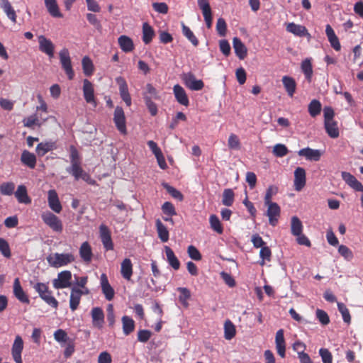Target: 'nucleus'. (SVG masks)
Here are the masks:
<instances>
[{
  "instance_id": "f257e3e1",
  "label": "nucleus",
  "mask_w": 363,
  "mask_h": 363,
  "mask_svg": "<svg viewBox=\"0 0 363 363\" xmlns=\"http://www.w3.org/2000/svg\"><path fill=\"white\" fill-rule=\"evenodd\" d=\"M51 267L58 268L65 266L74 261V257L70 253H55L47 257Z\"/></svg>"
},
{
  "instance_id": "6e6552de",
  "label": "nucleus",
  "mask_w": 363,
  "mask_h": 363,
  "mask_svg": "<svg viewBox=\"0 0 363 363\" xmlns=\"http://www.w3.org/2000/svg\"><path fill=\"white\" fill-rule=\"evenodd\" d=\"M83 96L86 103L96 106L93 84L88 79L83 80Z\"/></svg>"
},
{
  "instance_id": "f704fd0d",
  "label": "nucleus",
  "mask_w": 363,
  "mask_h": 363,
  "mask_svg": "<svg viewBox=\"0 0 363 363\" xmlns=\"http://www.w3.org/2000/svg\"><path fill=\"white\" fill-rule=\"evenodd\" d=\"M121 49L125 52H131L134 49L132 39L127 35H121L118 39Z\"/></svg>"
},
{
  "instance_id": "4c0bfd02",
  "label": "nucleus",
  "mask_w": 363,
  "mask_h": 363,
  "mask_svg": "<svg viewBox=\"0 0 363 363\" xmlns=\"http://www.w3.org/2000/svg\"><path fill=\"white\" fill-rule=\"evenodd\" d=\"M155 225L159 238L162 242H167L169 240V234L166 226L160 219L156 220Z\"/></svg>"
},
{
  "instance_id": "9b49d317",
  "label": "nucleus",
  "mask_w": 363,
  "mask_h": 363,
  "mask_svg": "<svg viewBox=\"0 0 363 363\" xmlns=\"http://www.w3.org/2000/svg\"><path fill=\"white\" fill-rule=\"evenodd\" d=\"M39 50L45 53L49 57L54 56L55 45L52 42L44 35L38 37Z\"/></svg>"
},
{
  "instance_id": "7c9ffc66",
  "label": "nucleus",
  "mask_w": 363,
  "mask_h": 363,
  "mask_svg": "<svg viewBox=\"0 0 363 363\" xmlns=\"http://www.w3.org/2000/svg\"><path fill=\"white\" fill-rule=\"evenodd\" d=\"M15 196L18 201L21 203L29 204L31 203V199L27 193V189L24 185H19L15 192Z\"/></svg>"
},
{
  "instance_id": "e433bc0d",
  "label": "nucleus",
  "mask_w": 363,
  "mask_h": 363,
  "mask_svg": "<svg viewBox=\"0 0 363 363\" xmlns=\"http://www.w3.org/2000/svg\"><path fill=\"white\" fill-rule=\"evenodd\" d=\"M165 254L169 264L175 270L179 269L180 262L175 256L173 250L168 246L164 247Z\"/></svg>"
},
{
  "instance_id": "f03ea898",
  "label": "nucleus",
  "mask_w": 363,
  "mask_h": 363,
  "mask_svg": "<svg viewBox=\"0 0 363 363\" xmlns=\"http://www.w3.org/2000/svg\"><path fill=\"white\" fill-rule=\"evenodd\" d=\"M59 57L62 68L65 72L68 79L69 80L73 79L74 72L72 68L69 50L67 48L62 49L59 52Z\"/></svg>"
},
{
  "instance_id": "f8f14e48",
  "label": "nucleus",
  "mask_w": 363,
  "mask_h": 363,
  "mask_svg": "<svg viewBox=\"0 0 363 363\" xmlns=\"http://www.w3.org/2000/svg\"><path fill=\"white\" fill-rule=\"evenodd\" d=\"M13 293L14 296L22 303L28 304L30 303L29 298L23 289L19 278H16L13 281Z\"/></svg>"
},
{
  "instance_id": "a211bd4d",
  "label": "nucleus",
  "mask_w": 363,
  "mask_h": 363,
  "mask_svg": "<svg viewBox=\"0 0 363 363\" xmlns=\"http://www.w3.org/2000/svg\"><path fill=\"white\" fill-rule=\"evenodd\" d=\"M173 92L177 101L184 106H188L189 100L184 89L179 84H176L173 87Z\"/></svg>"
},
{
  "instance_id": "473e14b6",
  "label": "nucleus",
  "mask_w": 363,
  "mask_h": 363,
  "mask_svg": "<svg viewBox=\"0 0 363 363\" xmlns=\"http://www.w3.org/2000/svg\"><path fill=\"white\" fill-rule=\"evenodd\" d=\"M79 255L85 262H90L92 259V250L88 242L82 244L79 248Z\"/></svg>"
},
{
  "instance_id": "69168bd1",
  "label": "nucleus",
  "mask_w": 363,
  "mask_h": 363,
  "mask_svg": "<svg viewBox=\"0 0 363 363\" xmlns=\"http://www.w3.org/2000/svg\"><path fill=\"white\" fill-rule=\"evenodd\" d=\"M337 308L338 311L342 314L344 322L349 323L350 322L351 317L349 310L347 309L346 306L342 303H337Z\"/></svg>"
},
{
  "instance_id": "cd10ccee",
  "label": "nucleus",
  "mask_w": 363,
  "mask_h": 363,
  "mask_svg": "<svg viewBox=\"0 0 363 363\" xmlns=\"http://www.w3.org/2000/svg\"><path fill=\"white\" fill-rule=\"evenodd\" d=\"M0 6L6 13L9 19L13 23H16V13L9 0H0Z\"/></svg>"
},
{
  "instance_id": "c85d7f7f",
  "label": "nucleus",
  "mask_w": 363,
  "mask_h": 363,
  "mask_svg": "<svg viewBox=\"0 0 363 363\" xmlns=\"http://www.w3.org/2000/svg\"><path fill=\"white\" fill-rule=\"evenodd\" d=\"M45 6L50 15L54 18H62L58 4L56 0H44Z\"/></svg>"
},
{
  "instance_id": "a19ab883",
  "label": "nucleus",
  "mask_w": 363,
  "mask_h": 363,
  "mask_svg": "<svg viewBox=\"0 0 363 363\" xmlns=\"http://www.w3.org/2000/svg\"><path fill=\"white\" fill-rule=\"evenodd\" d=\"M236 333V330L234 324L231 320H227L224 323V337L230 340L233 339Z\"/></svg>"
},
{
  "instance_id": "5701e85b",
  "label": "nucleus",
  "mask_w": 363,
  "mask_h": 363,
  "mask_svg": "<svg viewBox=\"0 0 363 363\" xmlns=\"http://www.w3.org/2000/svg\"><path fill=\"white\" fill-rule=\"evenodd\" d=\"M82 295V290L76 286H73L72 288L69 298V307L72 311H74L78 308Z\"/></svg>"
},
{
  "instance_id": "864d4df0",
  "label": "nucleus",
  "mask_w": 363,
  "mask_h": 363,
  "mask_svg": "<svg viewBox=\"0 0 363 363\" xmlns=\"http://www.w3.org/2000/svg\"><path fill=\"white\" fill-rule=\"evenodd\" d=\"M15 184L13 182H9L2 183L0 185V192L3 195L10 196L14 192Z\"/></svg>"
},
{
  "instance_id": "6ab92c4d",
  "label": "nucleus",
  "mask_w": 363,
  "mask_h": 363,
  "mask_svg": "<svg viewBox=\"0 0 363 363\" xmlns=\"http://www.w3.org/2000/svg\"><path fill=\"white\" fill-rule=\"evenodd\" d=\"M306 185V171L303 167H297L294 171V186L301 191Z\"/></svg>"
},
{
  "instance_id": "3c124183",
  "label": "nucleus",
  "mask_w": 363,
  "mask_h": 363,
  "mask_svg": "<svg viewBox=\"0 0 363 363\" xmlns=\"http://www.w3.org/2000/svg\"><path fill=\"white\" fill-rule=\"evenodd\" d=\"M163 187L167 190V191L175 199H177L179 201H183L184 196L183 194L174 187L170 186L167 183H164Z\"/></svg>"
},
{
  "instance_id": "4be33fe9",
  "label": "nucleus",
  "mask_w": 363,
  "mask_h": 363,
  "mask_svg": "<svg viewBox=\"0 0 363 363\" xmlns=\"http://www.w3.org/2000/svg\"><path fill=\"white\" fill-rule=\"evenodd\" d=\"M92 324L97 328H101L104 323V313L100 307H94L91 312Z\"/></svg>"
},
{
  "instance_id": "58836bf2",
  "label": "nucleus",
  "mask_w": 363,
  "mask_h": 363,
  "mask_svg": "<svg viewBox=\"0 0 363 363\" xmlns=\"http://www.w3.org/2000/svg\"><path fill=\"white\" fill-rule=\"evenodd\" d=\"M123 332L125 335H130L135 329V321L128 315L122 317Z\"/></svg>"
},
{
  "instance_id": "bf43d9fd",
  "label": "nucleus",
  "mask_w": 363,
  "mask_h": 363,
  "mask_svg": "<svg viewBox=\"0 0 363 363\" xmlns=\"http://www.w3.org/2000/svg\"><path fill=\"white\" fill-rule=\"evenodd\" d=\"M272 152L276 157H282L288 154L289 150L285 145L279 143L274 146Z\"/></svg>"
},
{
  "instance_id": "5fc2aeb1",
  "label": "nucleus",
  "mask_w": 363,
  "mask_h": 363,
  "mask_svg": "<svg viewBox=\"0 0 363 363\" xmlns=\"http://www.w3.org/2000/svg\"><path fill=\"white\" fill-rule=\"evenodd\" d=\"M211 228L216 233L221 234L223 231L219 218L216 215H211L209 218Z\"/></svg>"
},
{
  "instance_id": "a18cd8bd",
  "label": "nucleus",
  "mask_w": 363,
  "mask_h": 363,
  "mask_svg": "<svg viewBox=\"0 0 363 363\" xmlns=\"http://www.w3.org/2000/svg\"><path fill=\"white\" fill-rule=\"evenodd\" d=\"M66 171L72 174L75 180H79L84 172L81 167V164H72L70 167H67Z\"/></svg>"
},
{
  "instance_id": "bb28decb",
  "label": "nucleus",
  "mask_w": 363,
  "mask_h": 363,
  "mask_svg": "<svg viewBox=\"0 0 363 363\" xmlns=\"http://www.w3.org/2000/svg\"><path fill=\"white\" fill-rule=\"evenodd\" d=\"M286 29L289 33H293L298 37L310 36V34L305 26L296 24L294 23H288Z\"/></svg>"
},
{
  "instance_id": "412c9836",
  "label": "nucleus",
  "mask_w": 363,
  "mask_h": 363,
  "mask_svg": "<svg viewBox=\"0 0 363 363\" xmlns=\"http://www.w3.org/2000/svg\"><path fill=\"white\" fill-rule=\"evenodd\" d=\"M293 349L297 352L301 363H311L310 357L304 352L306 350L304 343L301 341H296L293 344Z\"/></svg>"
},
{
  "instance_id": "ddd939ff",
  "label": "nucleus",
  "mask_w": 363,
  "mask_h": 363,
  "mask_svg": "<svg viewBox=\"0 0 363 363\" xmlns=\"http://www.w3.org/2000/svg\"><path fill=\"white\" fill-rule=\"evenodd\" d=\"M23 349V341L21 336L17 335L12 345L11 352L16 363H22L21 352Z\"/></svg>"
},
{
  "instance_id": "c03bdc74",
  "label": "nucleus",
  "mask_w": 363,
  "mask_h": 363,
  "mask_svg": "<svg viewBox=\"0 0 363 363\" xmlns=\"http://www.w3.org/2000/svg\"><path fill=\"white\" fill-rule=\"evenodd\" d=\"M182 28L183 35L192 43L194 46L196 47L199 45V40L191 29L184 23H182Z\"/></svg>"
},
{
  "instance_id": "0e129e2a",
  "label": "nucleus",
  "mask_w": 363,
  "mask_h": 363,
  "mask_svg": "<svg viewBox=\"0 0 363 363\" xmlns=\"http://www.w3.org/2000/svg\"><path fill=\"white\" fill-rule=\"evenodd\" d=\"M315 315L316 318L322 325H326L330 323V318L325 311L318 308L315 311Z\"/></svg>"
},
{
  "instance_id": "a878e982",
  "label": "nucleus",
  "mask_w": 363,
  "mask_h": 363,
  "mask_svg": "<svg viewBox=\"0 0 363 363\" xmlns=\"http://www.w3.org/2000/svg\"><path fill=\"white\" fill-rule=\"evenodd\" d=\"M57 148L56 142L55 141H45L38 144L35 151L38 156L43 157L46 153Z\"/></svg>"
},
{
  "instance_id": "2f4dec72",
  "label": "nucleus",
  "mask_w": 363,
  "mask_h": 363,
  "mask_svg": "<svg viewBox=\"0 0 363 363\" xmlns=\"http://www.w3.org/2000/svg\"><path fill=\"white\" fill-rule=\"evenodd\" d=\"M324 128L326 133L331 138H337L339 137L340 132L337 121H331L324 122Z\"/></svg>"
},
{
  "instance_id": "052dcab7",
  "label": "nucleus",
  "mask_w": 363,
  "mask_h": 363,
  "mask_svg": "<svg viewBox=\"0 0 363 363\" xmlns=\"http://www.w3.org/2000/svg\"><path fill=\"white\" fill-rule=\"evenodd\" d=\"M0 252L6 258H10L11 256V249L8 242L0 238Z\"/></svg>"
},
{
  "instance_id": "dca6fc26",
  "label": "nucleus",
  "mask_w": 363,
  "mask_h": 363,
  "mask_svg": "<svg viewBox=\"0 0 363 363\" xmlns=\"http://www.w3.org/2000/svg\"><path fill=\"white\" fill-rule=\"evenodd\" d=\"M48 201L49 207L55 213H59L62 211V205L55 190L48 191Z\"/></svg>"
},
{
  "instance_id": "e2e57ef3",
  "label": "nucleus",
  "mask_w": 363,
  "mask_h": 363,
  "mask_svg": "<svg viewBox=\"0 0 363 363\" xmlns=\"http://www.w3.org/2000/svg\"><path fill=\"white\" fill-rule=\"evenodd\" d=\"M216 30L218 32V34L221 37H224L226 35L227 24L224 18H219L217 20Z\"/></svg>"
},
{
  "instance_id": "f3484780",
  "label": "nucleus",
  "mask_w": 363,
  "mask_h": 363,
  "mask_svg": "<svg viewBox=\"0 0 363 363\" xmlns=\"http://www.w3.org/2000/svg\"><path fill=\"white\" fill-rule=\"evenodd\" d=\"M298 155L305 157L307 160L317 162L320 160L322 152L320 150H314L308 147L301 149L298 152Z\"/></svg>"
},
{
  "instance_id": "4d7b16f0",
  "label": "nucleus",
  "mask_w": 363,
  "mask_h": 363,
  "mask_svg": "<svg viewBox=\"0 0 363 363\" xmlns=\"http://www.w3.org/2000/svg\"><path fill=\"white\" fill-rule=\"evenodd\" d=\"M23 125L27 128H33V125H37L40 126L42 123H39V118L36 114H33L23 120Z\"/></svg>"
},
{
  "instance_id": "680f3d73",
  "label": "nucleus",
  "mask_w": 363,
  "mask_h": 363,
  "mask_svg": "<svg viewBox=\"0 0 363 363\" xmlns=\"http://www.w3.org/2000/svg\"><path fill=\"white\" fill-rule=\"evenodd\" d=\"M162 211L164 215L172 216L177 215V212L174 205L169 202L166 201L162 206Z\"/></svg>"
},
{
  "instance_id": "4468645a",
  "label": "nucleus",
  "mask_w": 363,
  "mask_h": 363,
  "mask_svg": "<svg viewBox=\"0 0 363 363\" xmlns=\"http://www.w3.org/2000/svg\"><path fill=\"white\" fill-rule=\"evenodd\" d=\"M342 179L344 182L354 191H363V185L359 182L356 177L352 175L351 173L347 172H341Z\"/></svg>"
},
{
  "instance_id": "c756f323",
  "label": "nucleus",
  "mask_w": 363,
  "mask_h": 363,
  "mask_svg": "<svg viewBox=\"0 0 363 363\" xmlns=\"http://www.w3.org/2000/svg\"><path fill=\"white\" fill-rule=\"evenodd\" d=\"M121 274L122 277L129 281L133 274V264L129 258H125L121 263Z\"/></svg>"
},
{
  "instance_id": "49530a36",
  "label": "nucleus",
  "mask_w": 363,
  "mask_h": 363,
  "mask_svg": "<svg viewBox=\"0 0 363 363\" xmlns=\"http://www.w3.org/2000/svg\"><path fill=\"white\" fill-rule=\"evenodd\" d=\"M177 290L180 293V295L179 296V301L184 307H188V300L191 297V292L189 289L186 287H178Z\"/></svg>"
},
{
  "instance_id": "b1692460",
  "label": "nucleus",
  "mask_w": 363,
  "mask_h": 363,
  "mask_svg": "<svg viewBox=\"0 0 363 363\" xmlns=\"http://www.w3.org/2000/svg\"><path fill=\"white\" fill-rule=\"evenodd\" d=\"M21 162L23 165L33 169L36 166V156L34 153H32L28 150H24L21 153Z\"/></svg>"
},
{
  "instance_id": "774afa93",
  "label": "nucleus",
  "mask_w": 363,
  "mask_h": 363,
  "mask_svg": "<svg viewBox=\"0 0 363 363\" xmlns=\"http://www.w3.org/2000/svg\"><path fill=\"white\" fill-rule=\"evenodd\" d=\"M228 147L230 149L238 150L240 147V143L238 137L235 134H230L228 138Z\"/></svg>"
},
{
  "instance_id": "ea45409f",
  "label": "nucleus",
  "mask_w": 363,
  "mask_h": 363,
  "mask_svg": "<svg viewBox=\"0 0 363 363\" xmlns=\"http://www.w3.org/2000/svg\"><path fill=\"white\" fill-rule=\"evenodd\" d=\"M322 110L321 103L317 99H313L308 106V111L310 116L313 118L318 116Z\"/></svg>"
},
{
  "instance_id": "20e7f679",
  "label": "nucleus",
  "mask_w": 363,
  "mask_h": 363,
  "mask_svg": "<svg viewBox=\"0 0 363 363\" xmlns=\"http://www.w3.org/2000/svg\"><path fill=\"white\" fill-rule=\"evenodd\" d=\"M185 86L192 91H200L204 87V83L201 79H197L195 75L189 72L184 73L182 76Z\"/></svg>"
},
{
  "instance_id": "aec40b11",
  "label": "nucleus",
  "mask_w": 363,
  "mask_h": 363,
  "mask_svg": "<svg viewBox=\"0 0 363 363\" xmlns=\"http://www.w3.org/2000/svg\"><path fill=\"white\" fill-rule=\"evenodd\" d=\"M233 47L235 51L236 56L240 60H244L247 55V49L245 44L242 42V40L238 38L235 37L233 39Z\"/></svg>"
},
{
  "instance_id": "603ef678",
  "label": "nucleus",
  "mask_w": 363,
  "mask_h": 363,
  "mask_svg": "<svg viewBox=\"0 0 363 363\" xmlns=\"http://www.w3.org/2000/svg\"><path fill=\"white\" fill-rule=\"evenodd\" d=\"M259 257L261 258V261H259V264L261 266H263L265 264V261H270L272 257V251L270 248L267 246L262 247L259 252Z\"/></svg>"
},
{
  "instance_id": "9d476101",
  "label": "nucleus",
  "mask_w": 363,
  "mask_h": 363,
  "mask_svg": "<svg viewBox=\"0 0 363 363\" xmlns=\"http://www.w3.org/2000/svg\"><path fill=\"white\" fill-rule=\"evenodd\" d=\"M100 238L106 250H112L113 249V243L111 236V232L108 228L101 224L99 226Z\"/></svg>"
},
{
  "instance_id": "6e6d98bb",
  "label": "nucleus",
  "mask_w": 363,
  "mask_h": 363,
  "mask_svg": "<svg viewBox=\"0 0 363 363\" xmlns=\"http://www.w3.org/2000/svg\"><path fill=\"white\" fill-rule=\"evenodd\" d=\"M69 159L71 164H81V157L79 153L74 145H70L69 147Z\"/></svg>"
},
{
  "instance_id": "338daca9",
  "label": "nucleus",
  "mask_w": 363,
  "mask_h": 363,
  "mask_svg": "<svg viewBox=\"0 0 363 363\" xmlns=\"http://www.w3.org/2000/svg\"><path fill=\"white\" fill-rule=\"evenodd\" d=\"M187 252L189 256L195 261H199L202 258L200 252L194 245H190L188 247Z\"/></svg>"
},
{
  "instance_id": "1a4fd4ad",
  "label": "nucleus",
  "mask_w": 363,
  "mask_h": 363,
  "mask_svg": "<svg viewBox=\"0 0 363 363\" xmlns=\"http://www.w3.org/2000/svg\"><path fill=\"white\" fill-rule=\"evenodd\" d=\"M116 82L118 85L119 93L122 100L128 106H130L131 105V97L126 81L123 77H118L116 78Z\"/></svg>"
},
{
  "instance_id": "72a5a7b5",
  "label": "nucleus",
  "mask_w": 363,
  "mask_h": 363,
  "mask_svg": "<svg viewBox=\"0 0 363 363\" xmlns=\"http://www.w3.org/2000/svg\"><path fill=\"white\" fill-rule=\"evenodd\" d=\"M155 33L152 26L147 22L143 24V41L145 45H148L152 40Z\"/></svg>"
},
{
  "instance_id": "c9c22d12",
  "label": "nucleus",
  "mask_w": 363,
  "mask_h": 363,
  "mask_svg": "<svg viewBox=\"0 0 363 363\" xmlns=\"http://www.w3.org/2000/svg\"><path fill=\"white\" fill-rule=\"evenodd\" d=\"M283 85L286 91L289 96H293L296 88V83L295 80L289 76H284L282 78Z\"/></svg>"
},
{
  "instance_id": "79ce46f5",
  "label": "nucleus",
  "mask_w": 363,
  "mask_h": 363,
  "mask_svg": "<svg viewBox=\"0 0 363 363\" xmlns=\"http://www.w3.org/2000/svg\"><path fill=\"white\" fill-rule=\"evenodd\" d=\"M303 231V225L297 216H293L291 220V232L294 236L300 235Z\"/></svg>"
},
{
  "instance_id": "0eeeda50",
  "label": "nucleus",
  "mask_w": 363,
  "mask_h": 363,
  "mask_svg": "<svg viewBox=\"0 0 363 363\" xmlns=\"http://www.w3.org/2000/svg\"><path fill=\"white\" fill-rule=\"evenodd\" d=\"M71 272L65 270L58 274L57 279L53 280L52 284L56 289L67 288L71 286Z\"/></svg>"
},
{
  "instance_id": "de8ad7c7",
  "label": "nucleus",
  "mask_w": 363,
  "mask_h": 363,
  "mask_svg": "<svg viewBox=\"0 0 363 363\" xmlns=\"http://www.w3.org/2000/svg\"><path fill=\"white\" fill-rule=\"evenodd\" d=\"M301 70L303 72L306 79L311 82L312 74H313V67L312 64L308 59L304 60L301 63Z\"/></svg>"
},
{
  "instance_id": "7ed1b4c3",
  "label": "nucleus",
  "mask_w": 363,
  "mask_h": 363,
  "mask_svg": "<svg viewBox=\"0 0 363 363\" xmlns=\"http://www.w3.org/2000/svg\"><path fill=\"white\" fill-rule=\"evenodd\" d=\"M43 221L49 226L53 231L61 233L63 230L62 220L54 213L45 212L41 215Z\"/></svg>"
},
{
  "instance_id": "37998d69",
  "label": "nucleus",
  "mask_w": 363,
  "mask_h": 363,
  "mask_svg": "<svg viewBox=\"0 0 363 363\" xmlns=\"http://www.w3.org/2000/svg\"><path fill=\"white\" fill-rule=\"evenodd\" d=\"M82 65L84 75L86 77L91 76L94 70V64L91 60L89 57L85 56L82 58Z\"/></svg>"
},
{
  "instance_id": "13d9d810",
  "label": "nucleus",
  "mask_w": 363,
  "mask_h": 363,
  "mask_svg": "<svg viewBox=\"0 0 363 363\" xmlns=\"http://www.w3.org/2000/svg\"><path fill=\"white\" fill-rule=\"evenodd\" d=\"M144 100L146 106L147 107L150 114L152 116H155L157 113V105L152 101V99H151V96H149L147 94L144 95Z\"/></svg>"
},
{
  "instance_id": "2eb2a0df",
  "label": "nucleus",
  "mask_w": 363,
  "mask_h": 363,
  "mask_svg": "<svg viewBox=\"0 0 363 363\" xmlns=\"http://www.w3.org/2000/svg\"><path fill=\"white\" fill-rule=\"evenodd\" d=\"M100 284L102 293L108 301H111L115 295V291L113 287L110 285L107 276L102 274L100 277Z\"/></svg>"
},
{
  "instance_id": "393cba45",
  "label": "nucleus",
  "mask_w": 363,
  "mask_h": 363,
  "mask_svg": "<svg viewBox=\"0 0 363 363\" xmlns=\"http://www.w3.org/2000/svg\"><path fill=\"white\" fill-rule=\"evenodd\" d=\"M284 330L279 329L275 336L276 349L279 355L284 357L286 352V345L284 336Z\"/></svg>"
},
{
  "instance_id": "423d86ee",
  "label": "nucleus",
  "mask_w": 363,
  "mask_h": 363,
  "mask_svg": "<svg viewBox=\"0 0 363 363\" xmlns=\"http://www.w3.org/2000/svg\"><path fill=\"white\" fill-rule=\"evenodd\" d=\"M113 122L121 134L125 135L127 133L125 117L122 107H116L113 114Z\"/></svg>"
},
{
  "instance_id": "09e8293b",
  "label": "nucleus",
  "mask_w": 363,
  "mask_h": 363,
  "mask_svg": "<svg viewBox=\"0 0 363 363\" xmlns=\"http://www.w3.org/2000/svg\"><path fill=\"white\" fill-rule=\"evenodd\" d=\"M235 194L231 189H226L223 193L222 203L224 206H231L234 201Z\"/></svg>"
},
{
  "instance_id": "39448f33",
  "label": "nucleus",
  "mask_w": 363,
  "mask_h": 363,
  "mask_svg": "<svg viewBox=\"0 0 363 363\" xmlns=\"http://www.w3.org/2000/svg\"><path fill=\"white\" fill-rule=\"evenodd\" d=\"M264 205L267 206L266 215L269 218V223L272 226H276L281 214L279 206L275 202H269Z\"/></svg>"
},
{
  "instance_id": "8fccbe9b",
  "label": "nucleus",
  "mask_w": 363,
  "mask_h": 363,
  "mask_svg": "<svg viewBox=\"0 0 363 363\" xmlns=\"http://www.w3.org/2000/svg\"><path fill=\"white\" fill-rule=\"evenodd\" d=\"M47 304L54 308H57L58 306V301L57 299L52 295V291L49 289L48 292H44L43 294V297H40Z\"/></svg>"
}]
</instances>
